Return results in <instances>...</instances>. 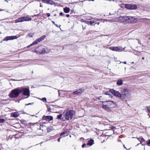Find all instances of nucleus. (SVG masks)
<instances>
[{
  "instance_id": "obj_6",
  "label": "nucleus",
  "mask_w": 150,
  "mask_h": 150,
  "mask_svg": "<svg viewBox=\"0 0 150 150\" xmlns=\"http://www.w3.org/2000/svg\"><path fill=\"white\" fill-rule=\"evenodd\" d=\"M19 95V89L17 88L12 90L9 95L11 98H15Z\"/></svg>"
},
{
  "instance_id": "obj_62",
  "label": "nucleus",
  "mask_w": 150,
  "mask_h": 150,
  "mask_svg": "<svg viewBox=\"0 0 150 150\" xmlns=\"http://www.w3.org/2000/svg\"><path fill=\"white\" fill-rule=\"evenodd\" d=\"M1 33L0 31V34Z\"/></svg>"
},
{
  "instance_id": "obj_52",
  "label": "nucleus",
  "mask_w": 150,
  "mask_h": 150,
  "mask_svg": "<svg viewBox=\"0 0 150 150\" xmlns=\"http://www.w3.org/2000/svg\"><path fill=\"white\" fill-rule=\"evenodd\" d=\"M40 6L41 7L42 6V5H41V4H40Z\"/></svg>"
},
{
  "instance_id": "obj_30",
  "label": "nucleus",
  "mask_w": 150,
  "mask_h": 150,
  "mask_svg": "<svg viewBox=\"0 0 150 150\" xmlns=\"http://www.w3.org/2000/svg\"><path fill=\"white\" fill-rule=\"evenodd\" d=\"M40 99L43 102H46L47 101L46 99L45 98H42Z\"/></svg>"
},
{
  "instance_id": "obj_40",
  "label": "nucleus",
  "mask_w": 150,
  "mask_h": 150,
  "mask_svg": "<svg viewBox=\"0 0 150 150\" xmlns=\"http://www.w3.org/2000/svg\"><path fill=\"white\" fill-rule=\"evenodd\" d=\"M60 15L61 16H63V13L62 12H61L59 13Z\"/></svg>"
},
{
  "instance_id": "obj_14",
  "label": "nucleus",
  "mask_w": 150,
  "mask_h": 150,
  "mask_svg": "<svg viewBox=\"0 0 150 150\" xmlns=\"http://www.w3.org/2000/svg\"><path fill=\"white\" fill-rule=\"evenodd\" d=\"M32 18L30 17H22L19 18V22L31 21Z\"/></svg>"
},
{
  "instance_id": "obj_7",
  "label": "nucleus",
  "mask_w": 150,
  "mask_h": 150,
  "mask_svg": "<svg viewBox=\"0 0 150 150\" xmlns=\"http://www.w3.org/2000/svg\"><path fill=\"white\" fill-rule=\"evenodd\" d=\"M22 93L25 96H27L25 98H27L30 96V92L29 88H22L21 89H19V93Z\"/></svg>"
},
{
  "instance_id": "obj_35",
  "label": "nucleus",
  "mask_w": 150,
  "mask_h": 150,
  "mask_svg": "<svg viewBox=\"0 0 150 150\" xmlns=\"http://www.w3.org/2000/svg\"><path fill=\"white\" fill-rule=\"evenodd\" d=\"M89 21H86V20L85 21V23H86L87 24H89Z\"/></svg>"
},
{
  "instance_id": "obj_49",
  "label": "nucleus",
  "mask_w": 150,
  "mask_h": 150,
  "mask_svg": "<svg viewBox=\"0 0 150 150\" xmlns=\"http://www.w3.org/2000/svg\"><path fill=\"white\" fill-rule=\"evenodd\" d=\"M148 144H150V140H149Z\"/></svg>"
},
{
  "instance_id": "obj_13",
  "label": "nucleus",
  "mask_w": 150,
  "mask_h": 150,
  "mask_svg": "<svg viewBox=\"0 0 150 150\" xmlns=\"http://www.w3.org/2000/svg\"><path fill=\"white\" fill-rule=\"evenodd\" d=\"M43 119L44 120H46L47 122H50L53 119V117L51 116H43Z\"/></svg>"
},
{
  "instance_id": "obj_61",
  "label": "nucleus",
  "mask_w": 150,
  "mask_h": 150,
  "mask_svg": "<svg viewBox=\"0 0 150 150\" xmlns=\"http://www.w3.org/2000/svg\"><path fill=\"white\" fill-rule=\"evenodd\" d=\"M56 14H55L54 15V16H56Z\"/></svg>"
},
{
  "instance_id": "obj_21",
  "label": "nucleus",
  "mask_w": 150,
  "mask_h": 150,
  "mask_svg": "<svg viewBox=\"0 0 150 150\" xmlns=\"http://www.w3.org/2000/svg\"><path fill=\"white\" fill-rule=\"evenodd\" d=\"M70 8H69L66 7L64 8V12L66 13H68L70 11Z\"/></svg>"
},
{
  "instance_id": "obj_41",
  "label": "nucleus",
  "mask_w": 150,
  "mask_h": 150,
  "mask_svg": "<svg viewBox=\"0 0 150 150\" xmlns=\"http://www.w3.org/2000/svg\"><path fill=\"white\" fill-rule=\"evenodd\" d=\"M144 139L142 138L141 139V140H140V141H144Z\"/></svg>"
},
{
  "instance_id": "obj_19",
  "label": "nucleus",
  "mask_w": 150,
  "mask_h": 150,
  "mask_svg": "<svg viewBox=\"0 0 150 150\" xmlns=\"http://www.w3.org/2000/svg\"><path fill=\"white\" fill-rule=\"evenodd\" d=\"M117 47H110L109 49L112 51L117 52Z\"/></svg>"
},
{
  "instance_id": "obj_44",
  "label": "nucleus",
  "mask_w": 150,
  "mask_h": 150,
  "mask_svg": "<svg viewBox=\"0 0 150 150\" xmlns=\"http://www.w3.org/2000/svg\"><path fill=\"white\" fill-rule=\"evenodd\" d=\"M55 26H57V27H59L58 26V25L57 24H55Z\"/></svg>"
},
{
  "instance_id": "obj_5",
  "label": "nucleus",
  "mask_w": 150,
  "mask_h": 150,
  "mask_svg": "<svg viewBox=\"0 0 150 150\" xmlns=\"http://www.w3.org/2000/svg\"><path fill=\"white\" fill-rule=\"evenodd\" d=\"M127 16H120L113 18L112 21L116 22L124 23L127 22Z\"/></svg>"
},
{
  "instance_id": "obj_46",
  "label": "nucleus",
  "mask_w": 150,
  "mask_h": 150,
  "mask_svg": "<svg viewBox=\"0 0 150 150\" xmlns=\"http://www.w3.org/2000/svg\"><path fill=\"white\" fill-rule=\"evenodd\" d=\"M30 124H32V125H34L35 123H29Z\"/></svg>"
},
{
  "instance_id": "obj_23",
  "label": "nucleus",
  "mask_w": 150,
  "mask_h": 150,
  "mask_svg": "<svg viewBox=\"0 0 150 150\" xmlns=\"http://www.w3.org/2000/svg\"><path fill=\"white\" fill-rule=\"evenodd\" d=\"M11 116L14 117H18V114L17 112H14V113L11 114Z\"/></svg>"
},
{
  "instance_id": "obj_16",
  "label": "nucleus",
  "mask_w": 150,
  "mask_h": 150,
  "mask_svg": "<svg viewBox=\"0 0 150 150\" xmlns=\"http://www.w3.org/2000/svg\"><path fill=\"white\" fill-rule=\"evenodd\" d=\"M83 92V90L81 89H77L76 91L74 92L73 93L74 95H79Z\"/></svg>"
},
{
  "instance_id": "obj_26",
  "label": "nucleus",
  "mask_w": 150,
  "mask_h": 150,
  "mask_svg": "<svg viewBox=\"0 0 150 150\" xmlns=\"http://www.w3.org/2000/svg\"><path fill=\"white\" fill-rule=\"evenodd\" d=\"M34 35V33H30L28 35V36L30 37H32Z\"/></svg>"
},
{
  "instance_id": "obj_27",
  "label": "nucleus",
  "mask_w": 150,
  "mask_h": 150,
  "mask_svg": "<svg viewBox=\"0 0 150 150\" xmlns=\"http://www.w3.org/2000/svg\"><path fill=\"white\" fill-rule=\"evenodd\" d=\"M67 133H68V132H67V131H64V132H63L62 133H61L60 134V135L61 136H62L64 134H66Z\"/></svg>"
},
{
  "instance_id": "obj_15",
  "label": "nucleus",
  "mask_w": 150,
  "mask_h": 150,
  "mask_svg": "<svg viewBox=\"0 0 150 150\" xmlns=\"http://www.w3.org/2000/svg\"><path fill=\"white\" fill-rule=\"evenodd\" d=\"M42 2L43 3L51 5H54L55 3L52 0H43Z\"/></svg>"
},
{
  "instance_id": "obj_59",
  "label": "nucleus",
  "mask_w": 150,
  "mask_h": 150,
  "mask_svg": "<svg viewBox=\"0 0 150 150\" xmlns=\"http://www.w3.org/2000/svg\"><path fill=\"white\" fill-rule=\"evenodd\" d=\"M134 62H132V64H134Z\"/></svg>"
},
{
  "instance_id": "obj_55",
  "label": "nucleus",
  "mask_w": 150,
  "mask_h": 150,
  "mask_svg": "<svg viewBox=\"0 0 150 150\" xmlns=\"http://www.w3.org/2000/svg\"><path fill=\"white\" fill-rule=\"evenodd\" d=\"M123 146H124V148H125L126 149V147H125V145H123Z\"/></svg>"
},
{
  "instance_id": "obj_58",
  "label": "nucleus",
  "mask_w": 150,
  "mask_h": 150,
  "mask_svg": "<svg viewBox=\"0 0 150 150\" xmlns=\"http://www.w3.org/2000/svg\"><path fill=\"white\" fill-rule=\"evenodd\" d=\"M142 59H144V57H143L142 58Z\"/></svg>"
},
{
  "instance_id": "obj_1",
  "label": "nucleus",
  "mask_w": 150,
  "mask_h": 150,
  "mask_svg": "<svg viewBox=\"0 0 150 150\" xmlns=\"http://www.w3.org/2000/svg\"><path fill=\"white\" fill-rule=\"evenodd\" d=\"M103 103L102 108L107 111H109L110 110V108L112 107L115 104V103L113 101H108L102 102Z\"/></svg>"
},
{
  "instance_id": "obj_36",
  "label": "nucleus",
  "mask_w": 150,
  "mask_h": 150,
  "mask_svg": "<svg viewBox=\"0 0 150 150\" xmlns=\"http://www.w3.org/2000/svg\"><path fill=\"white\" fill-rule=\"evenodd\" d=\"M19 22V18H18L15 20L16 23H17V22Z\"/></svg>"
},
{
  "instance_id": "obj_64",
  "label": "nucleus",
  "mask_w": 150,
  "mask_h": 150,
  "mask_svg": "<svg viewBox=\"0 0 150 150\" xmlns=\"http://www.w3.org/2000/svg\"><path fill=\"white\" fill-rule=\"evenodd\" d=\"M70 137H71V135H70Z\"/></svg>"
},
{
  "instance_id": "obj_29",
  "label": "nucleus",
  "mask_w": 150,
  "mask_h": 150,
  "mask_svg": "<svg viewBox=\"0 0 150 150\" xmlns=\"http://www.w3.org/2000/svg\"><path fill=\"white\" fill-rule=\"evenodd\" d=\"M5 121V120L3 118H0V123H3Z\"/></svg>"
},
{
  "instance_id": "obj_12",
  "label": "nucleus",
  "mask_w": 150,
  "mask_h": 150,
  "mask_svg": "<svg viewBox=\"0 0 150 150\" xmlns=\"http://www.w3.org/2000/svg\"><path fill=\"white\" fill-rule=\"evenodd\" d=\"M18 38V37L16 35L7 36L4 38L3 41H8L9 40H13L17 39Z\"/></svg>"
},
{
  "instance_id": "obj_60",
  "label": "nucleus",
  "mask_w": 150,
  "mask_h": 150,
  "mask_svg": "<svg viewBox=\"0 0 150 150\" xmlns=\"http://www.w3.org/2000/svg\"><path fill=\"white\" fill-rule=\"evenodd\" d=\"M3 10H1L0 9V11H3Z\"/></svg>"
},
{
  "instance_id": "obj_63",
  "label": "nucleus",
  "mask_w": 150,
  "mask_h": 150,
  "mask_svg": "<svg viewBox=\"0 0 150 150\" xmlns=\"http://www.w3.org/2000/svg\"><path fill=\"white\" fill-rule=\"evenodd\" d=\"M98 99L99 100H100V98H99Z\"/></svg>"
},
{
  "instance_id": "obj_56",
  "label": "nucleus",
  "mask_w": 150,
  "mask_h": 150,
  "mask_svg": "<svg viewBox=\"0 0 150 150\" xmlns=\"http://www.w3.org/2000/svg\"><path fill=\"white\" fill-rule=\"evenodd\" d=\"M95 19V20H97V21H98V19H97V18H96V19Z\"/></svg>"
},
{
  "instance_id": "obj_38",
  "label": "nucleus",
  "mask_w": 150,
  "mask_h": 150,
  "mask_svg": "<svg viewBox=\"0 0 150 150\" xmlns=\"http://www.w3.org/2000/svg\"><path fill=\"white\" fill-rule=\"evenodd\" d=\"M85 20H84L83 19H82L81 20V22H85Z\"/></svg>"
},
{
  "instance_id": "obj_31",
  "label": "nucleus",
  "mask_w": 150,
  "mask_h": 150,
  "mask_svg": "<svg viewBox=\"0 0 150 150\" xmlns=\"http://www.w3.org/2000/svg\"><path fill=\"white\" fill-rule=\"evenodd\" d=\"M8 101V100H3L1 102L3 104H5L6 103V102H7Z\"/></svg>"
},
{
  "instance_id": "obj_10",
  "label": "nucleus",
  "mask_w": 150,
  "mask_h": 150,
  "mask_svg": "<svg viewBox=\"0 0 150 150\" xmlns=\"http://www.w3.org/2000/svg\"><path fill=\"white\" fill-rule=\"evenodd\" d=\"M109 91L115 96L120 98H122L121 94L118 91L113 89H110Z\"/></svg>"
},
{
  "instance_id": "obj_18",
  "label": "nucleus",
  "mask_w": 150,
  "mask_h": 150,
  "mask_svg": "<svg viewBox=\"0 0 150 150\" xmlns=\"http://www.w3.org/2000/svg\"><path fill=\"white\" fill-rule=\"evenodd\" d=\"M118 48L117 50V52H122L124 51L125 49V47L122 48L121 46L117 47Z\"/></svg>"
},
{
  "instance_id": "obj_42",
  "label": "nucleus",
  "mask_w": 150,
  "mask_h": 150,
  "mask_svg": "<svg viewBox=\"0 0 150 150\" xmlns=\"http://www.w3.org/2000/svg\"><path fill=\"white\" fill-rule=\"evenodd\" d=\"M31 104H32L31 103H29L28 104H26L25 105H31Z\"/></svg>"
},
{
  "instance_id": "obj_57",
  "label": "nucleus",
  "mask_w": 150,
  "mask_h": 150,
  "mask_svg": "<svg viewBox=\"0 0 150 150\" xmlns=\"http://www.w3.org/2000/svg\"><path fill=\"white\" fill-rule=\"evenodd\" d=\"M5 1H6L7 2H8V1H7V0H5Z\"/></svg>"
},
{
  "instance_id": "obj_34",
  "label": "nucleus",
  "mask_w": 150,
  "mask_h": 150,
  "mask_svg": "<svg viewBox=\"0 0 150 150\" xmlns=\"http://www.w3.org/2000/svg\"><path fill=\"white\" fill-rule=\"evenodd\" d=\"M104 94L105 95H109V93L108 91H106L104 93Z\"/></svg>"
},
{
  "instance_id": "obj_39",
  "label": "nucleus",
  "mask_w": 150,
  "mask_h": 150,
  "mask_svg": "<svg viewBox=\"0 0 150 150\" xmlns=\"http://www.w3.org/2000/svg\"><path fill=\"white\" fill-rule=\"evenodd\" d=\"M47 15L48 17H49L50 16V14L49 13H47Z\"/></svg>"
},
{
  "instance_id": "obj_51",
  "label": "nucleus",
  "mask_w": 150,
  "mask_h": 150,
  "mask_svg": "<svg viewBox=\"0 0 150 150\" xmlns=\"http://www.w3.org/2000/svg\"><path fill=\"white\" fill-rule=\"evenodd\" d=\"M123 63L125 64H126V62H123Z\"/></svg>"
},
{
  "instance_id": "obj_32",
  "label": "nucleus",
  "mask_w": 150,
  "mask_h": 150,
  "mask_svg": "<svg viewBox=\"0 0 150 150\" xmlns=\"http://www.w3.org/2000/svg\"><path fill=\"white\" fill-rule=\"evenodd\" d=\"M95 23V21H92L89 22V24H92L93 23Z\"/></svg>"
},
{
  "instance_id": "obj_8",
  "label": "nucleus",
  "mask_w": 150,
  "mask_h": 150,
  "mask_svg": "<svg viewBox=\"0 0 150 150\" xmlns=\"http://www.w3.org/2000/svg\"><path fill=\"white\" fill-rule=\"evenodd\" d=\"M45 37H46V36L45 35H43L41 37L38 38V39H37V40H35L30 45L27 46V48H29L32 46H33V45H35L37 44L39 42L43 40L45 38Z\"/></svg>"
},
{
  "instance_id": "obj_20",
  "label": "nucleus",
  "mask_w": 150,
  "mask_h": 150,
  "mask_svg": "<svg viewBox=\"0 0 150 150\" xmlns=\"http://www.w3.org/2000/svg\"><path fill=\"white\" fill-rule=\"evenodd\" d=\"M93 140L92 139H91L88 141V142L87 144V145L91 146L93 144Z\"/></svg>"
},
{
  "instance_id": "obj_50",
  "label": "nucleus",
  "mask_w": 150,
  "mask_h": 150,
  "mask_svg": "<svg viewBox=\"0 0 150 150\" xmlns=\"http://www.w3.org/2000/svg\"><path fill=\"white\" fill-rule=\"evenodd\" d=\"M92 19V18H88L87 19L89 20H91Z\"/></svg>"
},
{
  "instance_id": "obj_48",
  "label": "nucleus",
  "mask_w": 150,
  "mask_h": 150,
  "mask_svg": "<svg viewBox=\"0 0 150 150\" xmlns=\"http://www.w3.org/2000/svg\"><path fill=\"white\" fill-rule=\"evenodd\" d=\"M52 23H53V24H54V25H55V22H54V21H52Z\"/></svg>"
},
{
  "instance_id": "obj_25",
  "label": "nucleus",
  "mask_w": 150,
  "mask_h": 150,
  "mask_svg": "<svg viewBox=\"0 0 150 150\" xmlns=\"http://www.w3.org/2000/svg\"><path fill=\"white\" fill-rule=\"evenodd\" d=\"M21 123L22 124L25 126L27 125V122L25 120H23L20 121Z\"/></svg>"
},
{
  "instance_id": "obj_24",
  "label": "nucleus",
  "mask_w": 150,
  "mask_h": 150,
  "mask_svg": "<svg viewBox=\"0 0 150 150\" xmlns=\"http://www.w3.org/2000/svg\"><path fill=\"white\" fill-rule=\"evenodd\" d=\"M63 117V114H62L58 115L57 116V119L59 120L61 119L63 121L62 119V118L63 117Z\"/></svg>"
},
{
  "instance_id": "obj_11",
  "label": "nucleus",
  "mask_w": 150,
  "mask_h": 150,
  "mask_svg": "<svg viewBox=\"0 0 150 150\" xmlns=\"http://www.w3.org/2000/svg\"><path fill=\"white\" fill-rule=\"evenodd\" d=\"M125 7L130 10L135 9L137 8V6L135 4H126L125 5Z\"/></svg>"
},
{
  "instance_id": "obj_54",
  "label": "nucleus",
  "mask_w": 150,
  "mask_h": 150,
  "mask_svg": "<svg viewBox=\"0 0 150 150\" xmlns=\"http://www.w3.org/2000/svg\"><path fill=\"white\" fill-rule=\"evenodd\" d=\"M99 24H100V23H99V22H98V23H97V25H99Z\"/></svg>"
},
{
  "instance_id": "obj_2",
  "label": "nucleus",
  "mask_w": 150,
  "mask_h": 150,
  "mask_svg": "<svg viewBox=\"0 0 150 150\" xmlns=\"http://www.w3.org/2000/svg\"><path fill=\"white\" fill-rule=\"evenodd\" d=\"M75 112L73 110H67L66 112H64L63 113V117L62 120L64 121L65 120H69L72 119Z\"/></svg>"
},
{
  "instance_id": "obj_17",
  "label": "nucleus",
  "mask_w": 150,
  "mask_h": 150,
  "mask_svg": "<svg viewBox=\"0 0 150 150\" xmlns=\"http://www.w3.org/2000/svg\"><path fill=\"white\" fill-rule=\"evenodd\" d=\"M45 124H46V123H44L42 125H40V129L42 130V131H44L47 129V131H48L49 129L47 128V127L45 125Z\"/></svg>"
},
{
  "instance_id": "obj_9",
  "label": "nucleus",
  "mask_w": 150,
  "mask_h": 150,
  "mask_svg": "<svg viewBox=\"0 0 150 150\" xmlns=\"http://www.w3.org/2000/svg\"><path fill=\"white\" fill-rule=\"evenodd\" d=\"M127 22L130 23H135L138 21L137 18L135 17L127 16Z\"/></svg>"
},
{
  "instance_id": "obj_47",
  "label": "nucleus",
  "mask_w": 150,
  "mask_h": 150,
  "mask_svg": "<svg viewBox=\"0 0 150 150\" xmlns=\"http://www.w3.org/2000/svg\"><path fill=\"white\" fill-rule=\"evenodd\" d=\"M58 94H59V96H60V93H59V90L58 91Z\"/></svg>"
},
{
  "instance_id": "obj_33",
  "label": "nucleus",
  "mask_w": 150,
  "mask_h": 150,
  "mask_svg": "<svg viewBox=\"0 0 150 150\" xmlns=\"http://www.w3.org/2000/svg\"><path fill=\"white\" fill-rule=\"evenodd\" d=\"M110 128L112 129H113L115 128V127L114 126H111L110 127Z\"/></svg>"
},
{
  "instance_id": "obj_28",
  "label": "nucleus",
  "mask_w": 150,
  "mask_h": 150,
  "mask_svg": "<svg viewBox=\"0 0 150 150\" xmlns=\"http://www.w3.org/2000/svg\"><path fill=\"white\" fill-rule=\"evenodd\" d=\"M145 109L146 110V111L147 112H150V109H149V108L147 106H146V107Z\"/></svg>"
},
{
  "instance_id": "obj_43",
  "label": "nucleus",
  "mask_w": 150,
  "mask_h": 150,
  "mask_svg": "<svg viewBox=\"0 0 150 150\" xmlns=\"http://www.w3.org/2000/svg\"><path fill=\"white\" fill-rule=\"evenodd\" d=\"M66 16L68 18L69 16V14H67L66 15Z\"/></svg>"
},
{
  "instance_id": "obj_4",
  "label": "nucleus",
  "mask_w": 150,
  "mask_h": 150,
  "mask_svg": "<svg viewBox=\"0 0 150 150\" xmlns=\"http://www.w3.org/2000/svg\"><path fill=\"white\" fill-rule=\"evenodd\" d=\"M50 51V50L47 49L45 47L42 46L38 47L35 49V52L38 54L44 53L45 52L48 53Z\"/></svg>"
},
{
  "instance_id": "obj_37",
  "label": "nucleus",
  "mask_w": 150,
  "mask_h": 150,
  "mask_svg": "<svg viewBox=\"0 0 150 150\" xmlns=\"http://www.w3.org/2000/svg\"><path fill=\"white\" fill-rule=\"evenodd\" d=\"M86 145V144H84L82 145V147L83 148Z\"/></svg>"
},
{
  "instance_id": "obj_53",
  "label": "nucleus",
  "mask_w": 150,
  "mask_h": 150,
  "mask_svg": "<svg viewBox=\"0 0 150 150\" xmlns=\"http://www.w3.org/2000/svg\"><path fill=\"white\" fill-rule=\"evenodd\" d=\"M48 111H50V109H48Z\"/></svg>"
},
{
  "instance_id": "obj_22",
  "label": "nucleus",
  "mask_w": 150,
  "mask_h": 150,
  "mask_svg": "<svg viewBox=\"0 0 150 150\" xmlns=\"http://www.w3.org/2000/svg\"><path fill=\"white\" fill-rule=\"evenodd\" d=\"M123 83L121 79L118 80L117 83V85L119 86L121 85Z\"/></svg>"
},
{
  "instance_id": "obj_45",
  "label": "nucleus",
  "mask_w": 150,
  "mask_h": 150,
  "mask_svg": "<svg viewBox=\"0 0 150 150\" xmlns=\"http://www.w3.org/2000/svg\"><path fill=\"white\" fill-rule=\"evenodd\" d=\"M60 138L58 139V142H59L60 141Z\"/></svg>"
},
{
  "instance_id": "obj_3",
  "label": "nucleus",
  "mask_w": 150,
  "mask_h": 150,
  "mask_svg": "<svg viewBox=\"0 0 150 150\" xmlns=\"http://www.w3.org/2000/svg\"><path fill=\"white\" fill-rule=\"evenodd\" d=\"M121 93L122 95V98H121L122 99H124L126 98L128 99L130 97L131 94L130 91L127 88H125L121 90Z\"/></svg>"
}]
</instances>
